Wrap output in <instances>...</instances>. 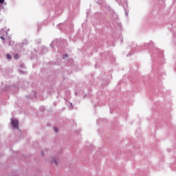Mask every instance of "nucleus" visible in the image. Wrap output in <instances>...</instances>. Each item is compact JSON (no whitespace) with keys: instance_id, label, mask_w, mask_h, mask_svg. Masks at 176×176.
<instances>
[{"instance_id":"1","label":"nucleus","mask_w":176,"mask_h":176,"mask_svg":"<svg viewBox=\"0 0 176 176\" xmlns=\"http://www.w3.org/2000/svg\"><path fill=\"white\" fill-rule=\"evenodd\" d=\"M12 124L15 129H19V120H11Z\"/></svg>"},{"instance_id":"2","label":"nucleus","mask_w":176,"mask_h":176,"mask_svg":"<svg viewBox=\"0 0 176 176\" xmlns=\"http://www.w3.org/2000/svg\"><path fill=\"white\" fill-rule=\"evenodd\" d=\"M7 58H8V60H11L12 56H10V54H7Z\"/></svg>"},{"instance_id":"3","label":"nucleus","mask_w":176,"mask_h":176,"mask_svg":"<svg viewBox=\"0 0 176 176\" xmlns=\"http://www.w3.org/2000/svg\"><path fill=\"white\" fill-rule=\"evenodd\" d=\"M14 58H15V60H17V58H19V55L18 54H15L14 56Z\"/></svg>"},{"instance_id":"4","label":"nucleus","mask_w":176,"mask_h":176,"mask_svg":"<svg viewBox=\"0 0 176 176\" xmlns=\"http://www.w3.org/2000/svg\"><path fill=\"white\" fill-rule=\"evenodd\" d=\"M55 163L56 166H57L58 163H57V161H56V160L54 159V161H52V163Z\"/></svg>"},{"instance_id":"5","label":"nucleus","mask_w":176,"mask_h":176,"mask_svg":"<svg viewBox=\"0 0 176 176\" xmlns=\"http://www.w3.org/2000/svg\"><path fill=\"white\" fill-rule=\"evenodd\" d=\"M54 131H55L56 133H58V129L57 128H54Z\"/></svg>"},{"instance_id":"6","label":"nucleus","mask_w":176,"mask_h":176,"mask_svg":"<svg viewBox=\"0 0 176 176\" xmlns=\"http://www.w3.org/2000/svg\"><path fill=\"white\" fill-rule=\"evenodd\" d=\"M5 3V0H0V3Z\"/></svg>"},{"instance_id":"7","label":"nucleus","mask_w":176,"mask_h":176,"mask_svg":"<svg viewBox=\"0 0 176 176\" xmlns=\"http://www.w3.org/2000/svg\"><path fill=\"white\" fill-rule=\"evenodd\" d=\"M67 57H68V55L67 54L63 55V58H67Z\"/></svg>"},{"instance_id":"8","label":"nucleus","mask_w":176,"mask_h":176,"mask_svg":"<svg viewBox=\"0 0 176 176\" xmlns=\"http://www.w3.org/2000/svg\"><path fill=\"white\" fill-rule=\"evenodd\" d=\"M0 38H1V39H2L3 41H5V38H3V36H1Z\"/></svg>"}]
</instances>
